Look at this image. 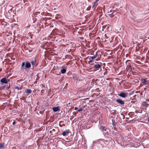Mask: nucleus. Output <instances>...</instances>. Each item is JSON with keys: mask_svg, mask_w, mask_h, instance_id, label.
I'll use <instances>...</instances> for the list:
<instances>
[{"mask_svg": "<svg viewBox=\"0 0 149 149\" xmlns=\"http://www.w3.org/2000/svg\"><path fill=\"white\" fill-rule=\"evenodd\" d=\"M74 12L75 16H81L84 14V10H75Z\"/></svg>", "mask_w": 149, "mask_h": 149, "instance_id": "nucleus-1", "label": "nucleus"}, {"mask_svg": "<svg viewBox=\"0 0 149 149\" xmlns=\"http://www.w3.org/2000/svg\"><path fill=\"white\" fill-rule=\"evenodd\" d=\"M15 13V10H8L7 14L8 17L11 18L13 17Z\"/></svg>", "mask_w": 149, "mask_h": 149, "instance_id": "nucleus-2", "label": "nucleus"}, {"mask_svg": "<svg viewBox=\"0 0 149 149\" xmlns=\"http://www.w3.org/2000/svg\"><path fill=\"white\" fill-rule=\"evenodd\" d=\"M104 10V11L105 10L106 12H107L108 15L111 17H113V16L116 14V13H115V11H113L112 12V10Z\"/></svg>", "mask_w": 149, "mask_h": 149, "instance_id": "nucleus-3", "label": "nucleus"}, {"mask_svg": "<svg viewBox=\"0 0 149 149\" xmlns=\"http://www.w3.org/2000/svg\"><path fill=\"white\" fill-rule=\"evenodd\" d=\"M98 56L97 52H96L95 53V54L93 56H90L89 59L90 60L88 61V63L90 64L91 63H92L93 62V60L97 58Z\"/></svg>", "mask_w": 149, "mask_h": 149, "instance_id": "nucleus-4", "label": "nucleus"}, {"mask_svg": "<svg viewBox=\"0 0 149 149\" xmlns=\"http://www.w3.org/2000/svg\"><path fill=\"white\" fill-rule=\"evenodd\" d=\"M128 95V93H124L121 91L120 94H118V95L122 97L125 98Z\"/></svg>", "mask_w": 149, "mask_h": 149, "instance_id": "nucleus-5", "label": "nucleus"}, {"mask_svg": "<svg viewBox=\"0 0 149 149\" xmlns=\"http://www.w3.org/2000/svg\"><path fill=\"white\" fill-rule=\"evenodd\" d=\"M102 65L99 64H96L94 65V68L96 70H98L100 68L101 70V69Z\"/></svg>", "mask_w": 149, "mask_h": 149, "instance_id": "nucleus-6", "label": "nucleus"}, {"mask_svg": "<svg viewBox=\"0 0 149 149\" xmlns=\"http://www.w3.org/2000/svg\"><path fill=\"white\" fill-rule=\"evenodd\" d=\"M0 82L2 83L5 84H6L8 83V81L6 77L2 78Z\"/></svg>", "mask_w": 149, "mask_h": 149, "instance_id": "nucleus-7", "label": "nucleus"}, {"mask_svg": "<svg viewBox=\"0 0 149 149\" xmlns=\"http://www.w3.org/2000/svg\"><path fill=\"white\" fill-rule=\"evenodd\" d=\"M69 131L70 130H69L64 131L63 132L62 134L64 136L67 135L69 134L70 132Z\"/></svg>", "mask_w": 149, "mask_h": 149, "instance_id": "nucleus-8", "label": "nucleus"}, {"mask_svg": "<svg viewBox=\"0 0 149 149\" xmlns=\"http://www.w3.org/2000/svg\"><path fill=\"white\" fill-rule=\"evenodd\" d=\"M148 105V104L146 102H144L142 103L141 106L142 107H144V108H147Z\"/></svg>", "mask_w": 149, "mask_h": 149, "instance_id": "nucleus-9", "label": "nucleus"}, {"mask_svg": "<svg viewBox=\"0 0 149 149\" xmlns=\"http://www.w3.org/2000/svg\"><path fill=\"white\" fill-rule=\"evenodd\" d=\"M116 101L117 103H119L121 105H123L125 103L122 100L119 99H117L116 100Z\"/></svg>", "mask_w": 149, "mask_h": 149, "instance_id": "nucleus-10", "label": "nucleus"}, {"mask_svg": "<svg viewBox=\"0 0 149 149\" xmlns=\"http://www.w3.org/2000/svg\"><path fill=\"white\" fill-rule=\"evenodd\" d=\"M141 81L142 83H143L144 85H146L147 84V82L148 81L146 79L144 78H142L141 79Z\"/></svg>", "mask_w": 149, "mask_h": 149, "instance_id": "nucleus-11", "label": "nucleus"}, {"mask_svg": "<svg viewBox=\"0 0 149 149\" xmlns=\"http://www.w3.org/2000/svg\"><path fill=\"white\" fill-rule=\"evenodd\" d=\"M31 67V64L30 63L28 62H26L25 65V67L27 68H29Z\"/></svg>", "mask_w": 149, "mask_h": 149, "instance_id": "nucleus-12", "label": "nucleus"}, {"mask_svg": "<svg viewBox=\"0 0 149 149\" xmlns=\"http://www.w3.org/2000/svg\"><path fill=\"white\" fill-rule=\"evenodd\" d=\"M31 63L32 64V65L33 66V68H34V67H36L37 66V65L36 64V60L31 61Z\"/></svg>", "mask_w": 149, "mask_h": 149, "instance_id": "nucleus-13", "label": "nucleus"}, {"mask_svg": "<svg viewBox=\"0 0 149 149\" xmlns=\"http://www.w3.org/2000/svg\"><path fill=\"white\" fill-rule=\"evenodd\" d=\"M52 109L53 110V111L54 112H56L59 110V107H53L52 108Z\"/></svg>", "mask_w": 149, "mask_h": 149, "instance_id": "nucleus-14", "label": "nucleus"}, {"mask_svg": "<svg viewBox=\"0 0 149 149\" xmlns=\"http://www.w3.org/2000/svg\"><path fill=\"white\" fill-rule=\"evenodd\" d=\"M25 92L27 93L30 94L31 93V89H27L25 90Z\"/></svg>", "mask_w": 149, "mask_h": 149, "instance_id": "nucleus-15", "label": "nucleus"}, {"mask_svg": "<svg viewBox=\"0 0 149 149\" xmlns=\"http://www.w3.org/2000/svg\"><path fill=\"white\" fill-rule=\"evenodd\" d=\"M106 128L104 126L102 125H101L100 127V129L102 130V131H103L104 130H105Z\"/></svg>", "mask_w": 149, "mask_h": 149, "instance_id": "nucleus-16", "label": "nucleus"}, {"mask_svg": "<svg viewBox=\"0 0 149 149\" xmlns=\"http://www.w3.org/2000/svg\"><path fill=\"white\" fill-rule=\"evenodd\" d=\"M93 7L92 8L95 9V7L97 6V3H95V1H94V2L93 3Z\"/></svg>", "mask_w": 149, "mask_h": 149, "instance_id": "nucleus-17", "label": "nucleus"}, {"mask_svg": "<svg viewBox=\"0 0 149 149\" xmlns=\"http://www.w3.org/2000/svg\"><path fill=\"white\" fill-rule=\"evenodd\" d=\"M61 73L62 74H64L66 72V70L64 68H63V69H62L61 70Z\"/></svg>", "mask_w": 149, "mask_h": 149, "instance_id": "nucleus-18", "label": "nucleus"}, {"mask_svg": "<svg viewBox=\"0 0 149 149\" xmlns=\"http://www.w3.org/2000/svg\"><path fill=\"white\" fill-rule=\"evenodd\" d=\"M112 124L113 126H115L116 125V123L114 120L112 119Z\"/></svg>", "mask_w": 149, "mask_h": 149, "instance_id": "nucleus-19", "label": "nucleus"}, {"mask_svg": "<svg viewBox=\"0 0 149 149\" xmlns=\"http://www.w3.org/2000/svg\"><path fill=\"white\" fill-rule=\"evenodd\" d=\"M104 135L106 136V137H107V136L109 134V132L108 131H106V132L104 133Z\"/></svg>", "mask_w": 149, "mask_h": 149, "instance_id": "nucleus-20", "label": "nucleus"}, {"mask_svg": "<svg viewBox=\"0 0 149 149\" xmlns=\"http://www.w3.org/2000/svg\"><path fill=\"white\" fill-rule=\"evenodd\" d=\"M25 65V63L24 62H23L22 63L21 66V70H22L23 69V68L24 67V66Z\"/></svg>", "mask_w": 149, "mask_h": 149, "instance_id": "nucleus-21", "label": "nucleus"}, {"mask_svg": "<svg viewBox=\"0 0 149 149\" xmlns=\"http://www.w3.org/2000/svg\"><path fill=\"white\" fill-rule=\"evenodd\" d=\"M4 145L3 144L1 143H0V148H4Z\"/></svg>", "mask_w": 149, "mask_h": 149, "instance_id": "nucleus-22", "label": "nucleus"}, {"mask_svg": "<svg viewBox=\"0 0 149 149\" xmlns=\"http://www.w3.org/2000/svg\"><path fill=\"white\" fill-rule=\"evenodd\" d=\"M15 88L17 89L18 90H19L21 89V88H19L18 86H17L15 87Z\"/></svg>", "mask_w": 149, "mask_h": 149, "instance_id": "nucleus-23", "label": "nucleus"}, {"mask_svg": "<svg viewBox=\"0 0 149 149\" xmlns=\"http://www.w3.org/2000/svg\"><path fill=\"white\" fill-rule=\"evenodd\" d=\"M149 90L148 89V87L147 86L145 88H144V91H148Z\"/></svg>", "mask_w": 149, "mask_h": 149, "instance_id": "nucleus-24", "label": "nucleus"}, {"mask_svg": "<svg viewBox=\"0 0 149 149\" xmlns=\"http://www.w3.org/2000/svg\"><path fill=\"white\" fill-rule=\"evenodd\" d=\"M128 66H128L129 69H130V70H132V68L131 65H129Z\"/></svg>", "mask_w": 149, "mask_h": 149, "instance_id": "nucleus-25", "label": "nucleus"}, {"mask_svg": "<svg viewBox=\"0 0 149 149\" xmlns=\"http://www.w3.org/2000/svg\"><path fill=\"white\" fill-rule=\"evenodd\" d=\"M109 139V140H104V141L105 142H107L108 141H109V140H111V138H109V137H108Z\"/></svg>", "mask_w": 149, "mask_h": 149, "instance_id": "nucleus-26", "label": "nucleus"}, {"mask_svg": "<svg viewBox=\"0 0 149 149\" xmlns=\"http://www.w3.org/2000/svg\"><path fill=\"white\" fill-rule=\"evenodd\" d=\"M83 110V109H82V108H80L79 109H78V110H77V111H78V112H79V111H82Z\"/></svg>", "mask_w": 149, "mask_h": 149, "instance_id": "nucleus-27", "label": "nucleus"}, {"mask_svg": "<svg viewBox=\"0 0 149 149\" xmlns=\"http://www.w3.org/2000/svg\"><path fill=\"white\" fill-rule=\"evenodd\" d=\"M107 129L106 128V129H105V130H104V131H102V132H103L104 133L105 132H106L107 131Z\"/></svg>", "mask_w": 149, "mask_h": 149, "instance_id": "nucleus-28", "label": "nucleus"}, {"mask_svg": "<svg viewBox=\"0 0 149 149\" xmlns=\"http://www.w3.org/2000/svg\"><path fill=\"white\" fill-rule=\"evenodd\" d=\"M107 71H105L104 73V75H106L107 74Z\"/></svg>", "mask_w": 149, "mask_h": 149, "instance_id": "nucleus-29", "label": "nucleus"}, {"mask_svg": "<svg viewBox=\"0 0 149 149\" xmlns=\"http://www.w3.org/2000/svg\"><path fill=\"white\" fill-rule=\"evenodd\" d=\"M15 123H16V122H15V121H14V122L13 123H12V124H13V125H14L15 124Z\"/></svg>", "mask_w": 149, "mask_h": 149, "instance_id": "nucleus-30", "label": "nucleus"}, {"mask_svg": "<svg viewBox=\"0 0 149 149\" xmlns=\"http://www.w3.org/2000/svg\"><path fill=\"white\" fill-rule=\"evenodd\" d=\"M99 0H96L95 1V3H97L98 2V1H99Z\"/></svg>", "mask_w": 149, "mask_h": 149, "instance_id": "nucleus-31", "label": "nucleus"}, {"mask_svg": "<svg viewBox=\"0 0 149 149\" xmlns=\"http://www.w3.org/2000/svg\"><path fill=\"white\" fill-rule=\"evenodd\" d=\"M77 109H78V108H77V107H75L74 109H75V110H77Z\"/></svg>", "mask_w": 149, "mask_h": 149, "instance_id": "nucleus-32", "label": "nucleus"}, {"mask_svg": "<svg viewBox=\"0 0 149 149\" xmlns=\"http://www.w3.org/2000/svg\"><path fill=\"white\" fill-rule=\"evenodd\" d=\"M100 59H98V58H97L96 59V61H98V60H99Z\"/></svg>", "mask_w": 149, "mask_h": 149, "instance_id": "nucleus-33", "label": "nucleus"}, {"mask_svg": "<svg viewBox=\"0 0 149 149\" xmlns=\"http://www.w3.org/2000/svg\"><path fill=\"white\" fill-rule=\"evenodd\" d=\"M40 1H44V0H39Z\"/></svg>", "mask_w": 149, "mask_h": 149, "instance_id": "nucleus-34", "label": "nucleus"}, {"mask_svg": "<svg viewBox=\"0 0 149 149\" xmlns=\"http://www.w3.org/2000/svg\"><path fill=\"white\" fill-rule=\"evenodd\" d=\"M2 70V69L1 68L0 69V71H1Z\"/></svg>", "mask_w": 149, "mask_h": 149, "instance_id": "nucleus-35", "label": "nucleus"}, {"mask_svg": "<svg viewBox=\"0 0 149 149\" xmlns=\"http://www.w3.org/2000/svg\"><path fill=\"white\" fill-rule=\"evenodd\" d=\"M68 104H70V102H69Z\"/></svg>", "mask_w": 149, "mask_h": 149, "instance_id": "nucleus-36", "label": "nucleus"}, {"mask_svg": "<svg viewBox=\"0 0 149 149\" xmlns=\"http://www.w3.org/2000/svg\"><path fill=\"white\" fill-rule=\"evenodd\" d=\"M148 122L149 123V117L148 119Z\"/></svg>", "mask_w": 149, "mask_h": 149, "instance_id": "nucleus-37", "label": "nucleus"}, {"mask_svg": "<svg viewBox=\"0 0 149 149\" xmlns=\"http://www.w3.org/2000/svg\"><path fill=\"white\" fill-rule=\"evenodd\" d=\"M40 29H39V31H40Z\"/></svg>", "mask_w": 149, "mask_h": 149, "instance_id": "nucleus-38", "label": "nucleus"}]
</instances>
